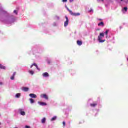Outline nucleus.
<instances>
[{
	"label": "nucleus",
	"mask_w": 128,
	"mask_h": 128,
	"mask_svg": "<svg viewBox=\"0 0 128 128\" xmlns=\"http://www.w3.org/2000/svg\"><path fill=\"white\" fill-rule=\"evenodd\" d=\"M104 38V32H102L100 34V35L98 36V42L100 44L102 42H106V40H102Z\"/></svg>",
	"instance_id": "nucleus-1"
},
{
	"label": "nucleus",
	"mask_w": 128,
	"mask_h": 128,
	"mask_svg": "<svg viewBox=\"0 0 128 128\" xmlns=\"http://www.w3.org/2000/svg\"><path fill=\"white\" fill-rule=\"evenodd\" d=\"M68 12L70 14H71V16H80V14L78 12V13L73 12L72 11V10H68Z\"/></svg>",
	"instance_id": "nucleus-2"
},
{
	"label": "nucleus",
	"mask_w": 128,
	"mask_h": 128,
	"mask_svg": "<svg viewBox=\"0 0 128 128\" xmlns=\"http://www.w3.org/2000/svg\"><path fill=\"white\" fill-rule=\"evenodd\" d=\"M65 18L66 19V21L64 22V26L66 28L68 26V18L66 16H65Z\"/></svg>",
	"instance_id": "nucleus-3"
},
{
	"label": "nucleus",
	"mask_w": 128,
	"mask_h": 128,
	"mask_svg": "<svg viewBox=\"0 0 128 128\" xmlns=\"http://www.w3.org/2000/svg\"><path fill=\"white\" fill-rule=\"evenodd\" d=\"M40 96L42 98H44L46 100H48V96L46 94H42Z\"/></svg>",
	"instance_id": "nucleus-4"
},
{
	"label": "nucleus",
	"mask_w": 128,
	"mask_h": 128,
	"mask_svg": "<svg viewBox=\"0 0 128 128\" xmlns=\"http://www.w3.org/2000/svg\"><path fill=\"white\" fill-rule=\"evenodd\" d=\"M18 110L20 114H21L22 116H25L26 112L24 111V109L20 108Z\"/></svg>",
	"instance_id": "nucleus-5"
},
{
	"label": "nucleus",
	"mask_w": 128,
	"mask_h": 128,
	"mask_svg": "<svg viewBox=\"0 0 128 128\" xmlns=\"http://www.w3.org/2000/svg\"><path fill=\"white\" fill-rule=\"evenodd\" d=\"M42 76L43 78H48V76H50V74H48V73L47 72H44L42 74Z\"/></svg>",
	"instance_id": "nucleus-6"
},
{
	"label": "nucleus",
	"mask_w": 128,
	"mask_h": 128,
	"mask_svg": "<svg viewBox=\"0 0 128 128\" xmlns=\"http://www.w3.org/2000/svg\"><path fill=\"white\" fill-rule=\"evenodd\" d=\"M32 66H35L36 68L38 70V72H40V68H38V64L36 63H34L32 64Z\"/></svg>",
	"instance_id": "nucleus-7"
},
{
	"label": "nucleus",
	"mask_w": 128,
	"mask_h": 128,
	"mask_svg": "<svg viewBox=\"0 0 128 128\" xmlns=\"http://www.w3.org/2000/svg\"><path fill=\"white\" fill-rule=\"evenodd\" d=\"M108 32H110V30H106V31L105 32H104V34L106 35V38H108Z\"/></svg>",
	"instance_id": "nucleus-8"
},
{
	"label": "nucleus",
	"mask_w": 128,
	"mask_h": 128,
	"mask_svg": "<svg viewBox=\"0 0 128 128\" xmlns=\"http://www.w3.org/2000/svg\"><path fill=\"white\" fill-rule=\"evenodd\" d=\"M21 90H23V92H28L30 88L28 87H22Z\"/></svg>",
	"instance_id": "nucleus-9"
},
{
	"label": "nucleus",
	"mask_w": 128,
	"mask_h": 128,
	"mask_svg": "<svg viewBox=\"0 0 128 128\" xmlns=\"http://www.w3.org/2000/svg\"><path fill=\"white\" fill-rule=\"evenodd\" d=\"M38 104H40V106H42L47 105L46 103L44 102H38Z\"/></svg>",
	"instance_id": "nucleus-10"
},
{
	"label": "nucleus",
	"mask_w": 128,
	"mask_h": 128,
	"mask_svg": "<svg viewBox=\"0 0 128 128\" xmlns=\"http://www.w3.org/2000/svg\"><path fill=\"white\" fill-rule=\"evenodd\" d=\"M54 20H60V16H58V15H56L54 16Z\"/></svg>",
	"instance_id": "nucleus-11"
},
{
	"label": "nucleus",
	"mask_w": 128,
	"mask_h": 128,
	"mask_svg": "<svg viewBox=\"0 0 128 128\" xmlns=\"http://www.w3.org/2000/svg\"><path fill=\"white\" fill-rule=\"evenodd\" d=\"M122 12H128V8L124 7V8L122 9Z\"/></svg>",
	"instance_id": "nucleus-12"
},
{
	"label": "nucleus",
	"mask_w": 128,
	"mask_h": 128,
	"mask_svg": "<svg viewBox=\"0 0 128 128\" xmlns=\"http://www.w3.org/2000/svg\"><path fill=\"white\" fill-rule=\"evenodd\" d=\"M57 116H54L50 120L51 122H54V120H56L57 118Z\"/></svg>",
	"instance_id": "nucleus-13"
},
{
	"label": "nucleus",
	"mask_w": 128,
	"mask_h": 128,
	"mask_svg": "<svg viewBox=\"0 0 128 128\" xmlns=\"http://www.w3.org/2000/svg\"><path fill=\"white\" fill-rule=\"evenodd\" d=\"M16 76V72H14L12 76L10 77V80H14V76Z\"/></svg>",
	"instance_id": "nucleus-14"
},
{
	"label": "nucleus",
	"mask_w": 128,
	"mask_h": 128,
	"mask_svg": "<svg viewBox=\"0 0 128 128\" xmlns=\"http://www.w3.org/2000/svg\"><path fill=\"white\" fill-rule=\"evenodd\" d=\"M77 44L78 46H82V42L80 40H77Z\"/></svg>",
	"instance_id": "nucleus-15"
},
{
	"label": "nucleus",
	"mask_w": 128,
	"mask_h": 128,
	"mask_svg": "<svg viewBox=\"0 0 128 128\" xmlns=\"http://www.w3.org/2000/svg\"><path fill=\"white\" fill-rule=\"evenodd\" d=\"M96 103L94 104H90V106H92V108H94V106H96Z\"/></svg>",
	"instance_id": "nucleus-16"
},
{
	"label": "nucleus",
	"mask_w": 128,
	"mask_h": 128,
	"mask_svg": "<svg viewBox=\"0 0 128 128\" xmlns=\"http://www.w3.org/2000/svg\"><path fill=\"white\" fill-rule=\"evenodd\" d=\"M46 118H44L42 120H41L42 123V124H44V122H46Z\"/></svg>",
	"instance_id": "nucleus-17"
},
{
	"label": "nucleus",
	"mask_w": 128,
	"mask_h": 128,
	"mask_svg": "<svg viewBox=\"0 0 128 128\" xmlns=\"http://www.w3.org/2000/svg\"><path fill=\"white\" fill-rule=\"evenodd\" d=\"M0 68H2V70H6V66H4L0 64Z\"/></svg>",
	"instance_id": "nucleus-18"
},
{
	"label": "nucleus",
	"mask_w": 128,
	"mask_h": 128,
	"mask_svg": "<svg viewBox=\"0 0 128 128\" xmlns=\"http://www.w3.org/2000/svg\"><path fill=\"white\" fill-rule=\"evenodd\" d=\"M20 96V93L16 94V98H18Z\"/></svg>",
	"instance_id": "nucleus-19"
},
{
	"label": "nucleus",
	"mask_w": 128,
	"mask_h": 128,
	"mask_svg": "<svg viewBox=\"0 0 128 128\" xmlns=\"http://www.w3.org/2000/svg\"><path fill=\"white\" fill-rule=\"evenodd\" d=\"M98 26H104V22H100L98 24Z\"/></svg>",
	"instance_id": "nucleus-20"
},
{
	"label": "nucleus",
	"mask_w": 128,
	"mask_h": 128,
	"mask_svg": "<svg viewBox=\"0 0 128 128\" xmlns=\"http://www.w3.org/2000/svg\"><path fill=\"white\" fill-rule=\"evenodd\" d=\"M52 24H53L54 26H58V23L54 22Z\"/></svg>",
	"instance_id": "nucleus-21"
},
{
	"label": "nucleus",
	"mask_w": 128,
	"mask_h": 128,
	"mask_svg": "<svg viewBox=\"0 0 128 128\" xmlns=\"http://www.w3.org/2000/svg\"><path fill=\"white\" fill-rule=\"evenodd\" d=\"M36 98V95L35 94H32V98Z\"/></svg>",
	"instance_id": "nucleus-22"
},
{
	"label": "nucleus",
	"mask_w": 128,
	"mask_h": 128,
	"mask_svg": "<svg viewBox=\"0 0 128 128\" xmlns=\"http://www.w3.org/2000/svg\"><path fill=\"white\" fill-rule=\"evenodd\" d=\"M47 62H48V64H50L52 62L50 61V60H47Z\"/></svg>",
	"instance_id": "nucleus-23"
},
{
	"label": "nucleus",
	"mask_w": 128,
	"mask_h": 128,
	"mask_svg": "<svg viewBox=\"0 0 128 128\" xmlns=\"http://www.w3.org/2000/svg\"><path fill=\"white\" fill-rule=\"evenodd\" d=\"M14 14H18V11L16 10H14Z\"/></svg>",
	"instance_id": "nucleus-24"
},
{
	"label": "nucleus",
	"mask_w": 128,
	"mask_h": 128,
	"mask_svg": "<svg viewBox=\"0 0 128 128\" xmlns=\"http://www.w3.org/2000/svg\"><path fill=\"white\" fill-rule=\"evenodd\" d=\"M65 7H66V8L67 10H68H68H70V9L68 8V6H67L66 5Z\"/></svg>",
	"instance_id": "nucleus-25"
},
{
	"label": "nucleus",
	"mask_w": 128,
	"mask_h": 128,
	"mask_svg": "<svg viewBox=\"0 0 128 128\" xmlns=\"http://www.w3.org/2000/svg\"><path fill=\"white\" fill-rule=\"evenodd\" d=\"M28 72L30 74H32V70H29Z\"/></svg>",
	"instance_id": "nucleus-26"
},
{
	"label": "nucleus",
	"mask_w": 128,
	"mask_h": 128,
	"mask_svg": "<svg viewBox=\"0 0 128 128\" xmlns=\"http://www.w3.org/2000/svg\"><path fill=\"white\" fill-rule=\"evenodd\" d=\"M62 124H63V126H66V122L64 121L62 122Z\"/></svg>",
	"instance_id": "nucleus-27"
},
{
	"label": "nucleus",
	"mask_w": 128,
	"mask_h": 128,
	"mask_svg": "<svg viewBox=\"0 0 128 128\" xmlns=\"http://www.w3.org/2000/svg\"><path fill=\"white\" fill-rule=\"evenodd\" d=\"M94 12V10H92V8L89 10L90 12Z\"/></svg>",
	"instance_id": "nucleus-28"
},
{
	"label": "nucleus",
	"mask_w": 128,
	"mask_h": 128,
	"mask_svg": "<svg viewBox=\"0 0 128 128\" xmlns=\"http://www.w3.org/2000/svg\"><path fill=\"white\" fill-rule=\"evenodd\" d=\"M62 2H68V0H62Z\"/></svg>",
	"instance_id": "nucleus-29"
},
{
	"label": "nucleus",
	"mask_w": 128,
	"mask_h": 128,
	"mask_svg": "<svg viewBox=\"0 0 128 128\" xmlns=\"http://www.w3.org/2000/svg\"><path fill=\"white\" fill-rule=\"evenodd\" d=\"M30 100L31 104H32V98H30Z\"/></svg>",
	"instance_id": "nucleus-30"
},
{
	"label": "nucleus",
	"mask_w": 128,
	"mask_h": 128,
	"mask_svg": "<svg viewBox=\"0 0 128 128\" xmlns=\"http://www.w3.org/2000/svg\"><path fill=\"white\" fill-rule=\"evenodd\" d=\"M25 128H30V126H26Z\"/></svg>",
	"instance_id": "nucleus-31"
},
{
	"label": "nucleus",
	"mask_w": 128,
	"mask_h": 128,
	"mask_svg": "<svg viewBox=\"0 0 128 128\" xmlns=\"http://www.w3.org/2000/svg\"><path fill=\"white\" fill-rule=\"evenodd\" d=\"M31 98H32V94H30L29 95Z\"/></svg>",
	"instance_id": "nucleus-32"
},
{
	"label": "nucleus",
	"mask_w": 128,
	"mask_h": 128,
	"mask_svg": "<svg viewBox=\"0 0 128 128\" xmlns=\"http://www.w3.org/2000/svg\"><path fill=\"white\" fill-rule=\"evenodd\" d=\"M70 2H74V0H70Z\"/></svg>",
	"instance_id": "nucleus-33"
},
{
	"label": "nucleus",
	"mask_w": 128,
	"mask_h": 128,
	"mask_svg": "<svg viewBox=\"0 0 128 128\" xmlns=\"http://www.w3.org/2000/svg\"><path fill=\"white\" fill-rule=\"evenodd\" d=\"M34 100H32V104H34Z\"/></svg>",
	"instance_id": "nucleus-34"
},
{
	"label": "nucleus",
	"mask_w": 128,
	"mask_h": 128,
	"mask_svg": "<svg viewBox=\"0 0 128 128\" xmlns=\"http://www.w3.org/2000/svg\"><path fill=\"white\" fill-rule=\"evenodd\" d=\"M0 84H2V82H0Z\"/></svg>",
	"instance_id": "nucleus-35"
},
{
	"label": "nucleus",
	"mask_w": 128,
	"mask_h": 128,
	"mask_svg": "<svg viewBox=\"0 0 128 128\" xmlns=\"http://www.w3.org/2000/svg\"><path fill=\"white\" fill-rule=\"evenodd\" d=\"M124 2H126V3L128 2V1H124Z\"/></svg>",
	"instance_id": "nucleus-36"
},
{
	"label": "nucleus",
	"mask_w": 128,
	"mask_h": 128,
	"mask_svg": "<svg viewBox=\"0 0 128 128\" xmlns=\"http://www.w3.org/2000/svg\"><path fill=\"white\" fill-rule=\"evenodd\" d=\"M32 65H31L30 68H32Z\"/></svg>",
	"instance_id": "nucleus-37"
},
{
	"label": "nucleus",
	"mask_w": 128,
	"mask_h": 128,
	"mask_svg": "<svg viewBox=\"0 0 128 128\" xmlns=\"http://www.w3.org/2000/svg\"><path fill=\"white\" fill-rule=\"evenodd\" d=\"M99 20H102V19H99Z\"/></svg>",
	"instance_id": "nucleus-38"
},
{
	"label": "nucleus",
	"mask_w": 128,
	"mask_h": 128,
	"mask_svg": "<svg viewBox=\"0 0 128 128\" xmlns=\"http://www.w3.org/2000/svg\"><path fill=\"white\" fill-rule=\"evenodd\" d=\"M121 0V2H122V0Z\"/></svg>",
	"instance_id": "nucleus-39"
},
{
	"label": "nucleus",
	"mask_w": 128,
	"mask_h": 128,
	"mask_svg": "<svg viewBox=\"0 0 128 128\" xmlns=\"http://www.w3.org/2000/svg\"><path fill=\"white\" fill-rule=\"evenodd\" d=\"M120 28H122V27H121V26H120Z\"/></svg>",
	"instance_id": "nucleus-40"
},
{
	"label": "nucleus",
	"mask_w": 128,
	"mask_h": 128,
	"mask_svg": "<svg viewBox=\"0 0 128 128\" xmlns=\"http://www.w3.org/2000/svg\"><path fill=\"white\" fill-rule=\"evenodd\" d=\"M2 124L0 122V125Z\"/></svg>",
	"instance_id": "nucleus-41"
},
{
	"label": "nucleus",
	"mask_w": 128,
	"mask_h": 128,
	"mask_svg": "<svg viewBox=\"0 0 128 128\" xmlns=\"http://www.w3.org/2000/svg\"><path fill=\"white\" fill-rule=\"evenodd\" d=\"M32 74H34V72H32Z\"/></svg>",
	"instance_id": "nucleus-42"
},
{
	"label": "nucleus",
	"mask_w": 128,
	"mask_h": 128,
	"mask_svg": "<svg viewBox=\"0 0 128 128\" xmlns=\"http://www.w3.org/2000/svg\"><path fill=\"white\" fill-rule=\"evenodd\" d=\"M102 0V1H103L104 0Z\"/></svg>",
	"instance_id": "nucleus-43"
}]
</instances>
